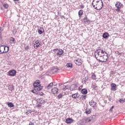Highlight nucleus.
<instances>
[{
    "instance_id": "obj_1",
    "label": "nucleus",
    "mask_w": 125,
    "mask_h": 125,
    "mask_svg": "<svg viewBox=\"0 0 125 125\" xmlns=\"http://www.w3.org/2000/svg\"><path fill=\"white\" fill-rule=\"evenodd\" d=\"M100 53H101V54L104 55V53H105V54H106V55H105V59H104L103 60H101L100 59H97V61H99V62H103V63H105V62H107V61H108V54H107V52H106V51L101 49V50L100 51Z\"/></svg>"
},
{
    "instance_id": "obj_2",
    "label": "nucleus",
    "mask_w": 125,
    "mask_h": 125,
    "mask_svg": "<svg viewBox=\"0 0 125 125\" xmlns=\"http://www.w3.org/2000/svg\"><path fill=\"white\" fill-rule=\"evenodd\" d=\"M36 102L37 105H36L37 108H40V107H42V104H43L44 102H45V101L43 99H37L36 100Z\"/></svg>"
},
{
    "instance_id": "obj_3",
    "label": "nucleus",
    "mask_w": 125,
    "mask_h": 125,
    "mask_svg": "<svg viewBox=\"0 0 125 125\" xmlns=\"http://www.w3.org/2000/svg\"><path fill=\"white\" fill-rule=\"evenodd\" d=\"M57 50V56H58V57H61V56L63 55V53H64V50L62 49H54L53 51L54 52H56Z\"/></svg>"
},
{
    "instance_id": "obj_4",
    "label": "nucleus",
    "mask_w": 125,
    "mask_h": 125,
    "mask_svg": "<svg viewBox=\"0 0 125 125\" xmlns=\"http://www.w3.org/2000/svg\"><path fill=\"white\" fill-rule=\"evenodd\" d=\"M40 42L41 41H40L39 40H37V41L35 40L34 41H33V44L35 49H37L38 47H40V45H41Z\"/></svg>"
},
{
    "instance_id": "obj_5",
    "label": "nucleus",
    "mask_w": 125,
    "mask_h": 125,
    "mask_svg": "<svg viewBox=\"0 0 125 125\" xmlns=\"http://www.w3.org/2000/svg\"><path fill=\"white\" fill-rule=\"evenodd\" d=\"M91 121L90 118L88 117L87 118L83 119L81 121V125H85L87 123H89Z\"/></svg>"
},
{
    "instance_id": "obj_6",
    "label": "nucleus",
    "mask_w": 125,
    "mask_h": 125,
    "mask_svg": "<svg viewBox=\"0 0 125 125\" xmlns=\"http://www.w3.org/2000/svg\"><path fill=\"white\" fill-rule=\"evenodd\" d=\"M17 73V71H16V70L15 69H12L8 71L7 75L10 77H14V76L16 75Z\"/></svg>"
},
{
    "instance_id": "obj_7",
    "label": "nucleus",
    "mask_w": 125,
    "mask_h": 125,
    "mask_svg": "<svg viewBox=\"0 0 125 125\" xmlns=\"http://www.w3.org/2000/svg\"><path fill=\"white\" fill-rule=\"evenodd\" d=\"M100 51H101V49H97L95 52V57L96 58V59L97 60V59L98 58L99 56V57H103V56H104V55H100Z\"/></svg>"
},
{
    "instance_id": "obj_8",
    "label": "nucleus",
    "mask_w": 125,
    "mask_h": 125,
    "mask_svg": "<svg viewBox=\"0 0 125 125\" xmlns=\"http://www.w3.org/2000/svg\"><path fill=\"white\" fill-rule=\"evenodd\" d=\"M95 4L97 6V10H100L103 8V1Z\"/></svg>"
},
{
    "instance_id": "obj_9",
    "label": "nucleus",
    "mask_w": 125,
    "mask_h": 125,
    "mask_svg": "<svg viewBox=\"0 0 125 125\" xmlns=\"http://www.w3.org/2000/svg\"><path fill=\"white\" fill-rule=\"evenodd\" d=\"M33 85L34 88L38 87V86H40L41 85V81L37 80H36L33 84Z\"/></svg>"
},
{
    "instance_id": "obj_10",
    "label": "nucleus",
    "mask_w": 125,
    "mask_h": 125,
    "mask_svg": "<svg viewBox=\"0 0 125 125\" xmlns=\"http://www.w3.org/2000/svg\"><path fill=\"white\" fill-rule=\"evenodd\" d=\"M70 89L71 91L77 90L78 89V83L72 84L70 87Z\"/></svg>"
},
{
    "instance_id": "obj_11",
    "label": "nucleus",
    "mask_w": 125,
    "mask_h": 125,
    "mask_svg": "<svg viewBox=\"0 0 125 125\" xmlns=\"http://www.w3.org/2000/svg\"><path fill=\"white\" fill-rule=\"evenodd\" d=\"M1 49H3L4 53H6V52H8V51H9V47L2 45L1 46Z\"/></svg>"
},
{
    "instance_id": "obj_12",
    "label": "nucleus",
    "mask_w": 125,
    "mask_h": 125,
    "mask_svg": "<svg viewBox=\"0 0 125 125\" xmlns=\"http://www.w3.org/2000/svg\"><path fill=\"white\" fill-rule=\"evenodd\" d=\"M74 62L76 65H78V66H81L82 64H83V61L81 60L80 59H78L77 60H74Z\"/></svg>"
},
{
    "instance_id": "obj_13",
    "label": "nucleus",
    "mask_w": 125,
    "mask_h": 125,
    "mask_svg": "<svg viewBox=\"0 0 125 125\" xmlns=\"http://www.w3.org/2000/svg\"><path fill=\"white\" fill-rule=\"evenodd\" d=\"M110 86H111V90L112 91H115V90H117V84L114 83H112L110 84Z\"/></svg>"
},
{
    "instance_id": "obj_14",
    "label": "nucleus",
    "mask_w": 125,
    "mask_h": 125,
    "mask_svg": "<svg viewBox=\"0 0 125 125\" xmlns=\"http://www.w3.org/2000/svg\"><path fill=\"white\" fill-rule=\"evenodd\" d=\"M89 104L90 105V106H91V107H95L96 104H97V103H96V102H94V101L93 100H91L90 102H89Z\"/></svg>"
},
{
    "instance_id": "obj_15",
    "label": "nucleus",
    "mask_w": 125,
    "mask_h": 125,
    "mask_svg": "<svg viewBox=\"0 0 125 125\" xmlns=\"http://www.w3.org/2000/svg\"><path fill=\"white\" fill-rule=\"evenodd\" d=\"M115 6L117 7V8H121V7L123 6V4H122V2L120 1H117L115 3Z\"/></svg>"
},
{
    "instance_id": "obj_16",
    "label": "nucleus",
    "mask_w": 125,
    "mask_h": 125,
    "mask_svg": "<svg viewBox=\"0 0 125 125\" xmlns=\"http://www.w3.org/2000/svg\"><path fill=\"white\" fill-rule=\"evenodd\" d=\"M71 97H72V98L76 99V98H79V97H80V95L79 94V93H77L73 94L71 95Z\"/></svg>"
},
{
    "instance_id": "obj_17",
    "label": "nucleus",
    "mask_w": 125,
    "mask_h": 125,
    "mask_svg": "<svg viewBox=\"0 0 125 125\" xmlns=\"http://www.w3.org/2000/svg\"><path fill=\"white\" fill-rule=\"evenodd\" d=\"M8 85V89L10 91H13L14 90V86L13 84L7 85Z\"/></svg>"
},
{
    "instance_id": "obj_18",
    "label": "nucleus",
    "mask_w": 125,
    "mask_h": 125,
    "mask_svg": "<svg viewBox=\"0 0 125 125\" xmlns=\"http://www.w3.org/2000/svg\"><path fill=\"white\" fill-rule=\"evenodd\" d=\"M52 92L53 94H57V93L58 92V88L56 87H54L52 89Z\"/></svg>"
},
{
    "instance_id": "obj_19",
    "label": "nucleus",
    "mask_w": 125,
    "mask_h": 125,
    "mask_svg": "<svg viewBox=\"0 0 125 125\" xmlns=\"http://www.w3.org/2000/svg\"><path fill=\"white\" fill-rule=\"evenodd\" d=\"M74 122V120L72 118H67L65 120V123L66 124H71V123H73Z\"/></svg>"
},
{
    "instance_id": "obj_20",
    "label": "nucleus",
    "mask_w": 125,
    "mask_h": 125,
    "mask_svg": "<svg viewBox=\"0 0 125 125\" xmlns=\"http://www.w3.org/2000/svg\"><path fill=\"white\" fill-rule=\"evenodd\" d=\"M38 32L40 35H42L44 32V29L43 27H40V29H38Z\"/></svg>"
},
{
    "instance_id": "obj_21",
    "label": "nucleus",
    "mask_w": 125,
    "mask_h": 125,
    "mask_svg": "<svg viewBox=\"0 0 125 125\" xmlns=\"http://www.w3.org/2000/svg\"><path fill=\"white\" fill-rule=\"evenodd\" d=\"M81 93H82V94H87V89H86V88L82 89Z\"/></svg>"
},
{
    "instance_id": "obj_22",
    "label": "nucleus",
    "mask_w": 125,
    "mask_h": 125,
    "mask_svg": "<svg viewBox=\"0 0 125 125\" xmlns=\"http://www.w3.org/2000/svg\"><path fill=\"white\" fill-rule=\"evenodd\" d=\"M10 43H15L16 42L15 39H14L13 37H11L10 38Z\"/></svg>"
},
{
    "instance_id": "obj_23",
    "label": "nucleus",
    "mask_w": 125,
    "mask_h": 125,
    "mask_svg": "<svg viewBox=\"0 0 125 125\" xmlns=\"http://www.w3.org/2000/svg\"><path fill=\"white\" fill-rule=\"evenodd\" d=\"M83 10H80L78 12V15H79V18H82V15H83Z\"/></svg>"
},
{
    "instance_id": "obj_24",
    "label": "nucleus",
    "mask_w": 125,
    "mask_h": 125,
    "mask_svg": "<svg viewBox=\"0 0 125 125\" xmlns=\"http://www.w3.org/2000/svg\"><path fill=\"white\" fill-rule=\"evenodd\" d=\"M108 37H109V33L107 32L104 33L103 35V38H104V39H107Z\"/></svg>"
},
{
    "instance_id": "obj_25",
    "label": "nucleus",
    "mask_w": 125,
    "mask_h": 125,
    "mask_svg": "<svg viewBox=\"0 0 125 125\" xmlns=\"http://www.w3.org/2000/svg\"><path fill=\"white\" fill-rule=\"evenodd\" d=\"M43 88V86H39L36 88H34L36 89V90L39 92V91H41L42 90V88Z\"/></svg>"
},
{
    "instance_id": "obj_26",
    "label": "nucleus",
    "mask_w": 125,
    "mask_h": 125,
    "mask_svg": "<svg viewBox=\"0 0 125 125\" xmlns=\"http://www.w3.org/2000/svg\"><path fill=\"white\" fill-rule=\"evenodd\" d=\"M59 70L58 68H56L55 67H53L52 68V71H53V73H57V71Z\"/></svg>"
},
{
    "instance_id": "obj_27",
    "label": "nucleus",
    "mask_w": 125,
    "mask_h": 125,
    "mask_svg": "<svg viewBox=\"0 0 125 125\" xmlns=\"http://www.w3.org/2000/svg\"><path fill=\"white\" fill-rule=\"evenodd\" d=\"M52 86H53V83L52 82L48 84V85L47 86V88L48 89H50V88H51V87H52Z\"/></svg>"
},
{
    "instance_id": "obj_28",
    "label": "nucleus",
    "mask_w": 125,
    "mask_h": 125,
    "mask_svg": "<svg viewBox=\"0 0 125 125\" xmlns=\"http://www.w3.org/2000/svg\"><path fill=\"white\" fill-rule=\"evenodd\" d=\"M102 0H93V2L94 4H96V3H99L100 2H102Z\"/></svg>"
},
{
    "instance_id": "obj_29",
    "label": "nucleus",
    "mask_w": 125,
    "mask_h": 125,
    "mask_svg": "<svg viewBox=\"0 0 125 125\" xmlns=\"http://www.w3.org/2000/svg\"><path fill=\"white\" fill-rule=\"evenodd\" d=\"M24 113L26 115H29L32 113V110H31V109L26 110L25 111Z\"/></svg>"
},
{
    "instance_id": "obj_30",
    "label": "nucleus",
    "mask_w": 125,
    "mask_h": 125,
    "mask_svg": "<svg viewBox=\"0 0 125 125\" xmlns=\"http://www.w3.org/2000/svg\"><path fill=\"white\" fill-rule=\"evenodd\" d=\"M85 113L86 114H90L91 113V109L86 108L85 110Z\"/></svg>"
},
{
    "instance_id": "obj_31",
    "label": "nucleus",
    "mask_w": 125,
    "mask_h": 125,
    "mask_svg": "<svg viewBox=\"0 0 125 125\" xmlns=\"http://www.w3.org/2000/svg\"><path fill=\"white\" fill-rule=\"evenodd\" d=\"M7 105H8V107H10L11 108L14 107V105L13 104V103H8Z\"/></svg>"
},
{
    "instance_id": "obj_32",
    "label": "nucleus",
    "mask_w": 125,
    "mask_h": 125,
    "mask_svg": "<svg viewBox=\"0 0 125 125\" xmlns=\"http://www.w3.org/2000/svg\"><path fill=\"white\" fill-rule=\"evenodd\" d=\"M91 87H92L93 88H94V89H97V86L96 85V84L94 83H93L92 84V86H91Z\"/></svg>"
},
{
    "instance_id": "obj_33",
    "label": "nucleus",
    "mask_w": 125,
    "mask_h": 125,
    "mask_svg": "<svg viewBox=\"0 0 125 125\" xmlns=\"http://www.w3.org/2000/svg\"><path fill=\"white\" fill-rule=\"evenodd\" d=\"M91 78L92 80H96V75H95V74L92 73Z\"/></svg>"
},
{
    "instance_id": "obj_34",
    "label": "nucleus",
    "mask_w": 125,
    "mask_h": 125,
    "mask_svg": "<svg viewBox=\"0 0 125 125\" xmlns=\"http://www.w3.org/2000/svg\"><path fill=\"white\" fill-rule=\"evenodd\" d=\"M43 92H38V91H37V93H36V95H41V96H42V95H43Z\"/></svg>"
},
{
    "instance_id": "obj_35",
    "label": "nucleus",
    "mask_w": 125,
    "mask_h": 125,
    "mask_svg": "<svg viewBox=\"0 0 125 125\" xmlns=\"http://www.w3.org/2000/svg\"><path fill=\"white\" fill-rule=\"evenodd\" d=\"M82 100H85L86 99V95H82L81 97Z\"/></svg>"
},
{
    "instance_id": "obj_36",
    "label": "nucleus",
    "mask_w": 125,
    "mask_h": 125,
    "mask_svg": "<svg viewBox=\"0 0 125 125\" xmlns=\"http://www.w3.org/2000/svg\"><path fill=\"white\" fill-rule=\"evenodd\" d=\"M66 66L68 67V68H72L73 67V65L71 63H68L66 64Z\"/></svg>"
},
{
    "instance_id": "obj_37",
    "label": "nucleus",
    "mask_w": 125,
    "mask_h": 125,
    "mask_svg": "<svg viewBox=\"0 0 125 125\" xmlns=\"http://www.w3.org/2000/svg\"><path fill=\"white\" fill-rule=\"evenodd\" d=\"M62 97H63V93H60L57 96L58 99H60L61 98H62Z\"/></svg>"
},
{
    "instance_id": "obj_38",
    "label": "nucleus",
    "mask_w": 125,
    "mask_h": 125,
    "mask_svg": "<svg viewBox=\"0 0 125 125\" xmlns=\"http://www.w3.org/2000/svg\"><path fill=\"white\" fill-rule=\"evenodd\" d=\"M119 102H120V103L124 104V103H125V99H120L119 100Z\"/></svg>"
},
{
    "instance_id": "obj_39",
    "label": "nucleus",
    "mask_w": 125,
    "mask_h": 125,
    "mask_svg": "<svg viewBox=\"0 0 125 125\" xmlns=\"http://www.w3.org/2000/svg\"><path fill=\"white\" fill-rule=\"evenodd\" d=\"M89 22H90L89 19H87L85 20H84V23H85V24H86V23H89Z\"/></svg>"
},
{
    "instance_id": "obj_40",
    "label": "nucleus",
    "mask_w": 125,
    "mask_h": 125,
    "mask_svg": "<svg viewBox=\"0 0 125 125\" xmlns=\"http://www.w3.org/2000/svg\"><path fill=\"white\" fill-rule=\"evenodd\" d=\"M31 92H33V93H35V94H37V90L36 89V88H35V89H33V90H31Z\"/></svg>"
},
{
    "instance_id": "obj_41",
    "label": "nucleus",
    "mask_w": 125,
    "mask_h": 125,
    "mask_svg": "<svg viewBox=\"0 0 125 125\" xmlns=\"http://www.w3.org/2000/svg\"><path fill=\"white\" fill-rule=\"evenodd\" d=\"M92 5L94 7V8H95V9H96V10H97V6H95L96 5H95V4H94V3H93V2H92Z\"/></svg>"
},
{
    "instance_id": "obj_42",
    "label": "nucleus",
    "mask_w": 125,
    "mask_h": 125,
    "mask_svg": "<svg viewBox=\"0 0 125 125\" xmlns=\"http://www.w3.org/2000/svg\"><path fill=\"white\" fill-rule=\"evenodd\" d=\"M2 53H4L3 52V49H1V46L0 47V54H2Z\"/></svg>"
},
{
    "instance_id": "obj_43",
    "label": "nucleus",
    "mask_w": 125,
    "mask_h": 125,
    "mask_svg": "<svg viewBox=\"0 0 125 125\" xmlns=\"http://www.w3.org/2000/svg\"><path fill=\"white\" fill-rule=\"evenodd\" d=\"M3 7L5 8H7V7H8V4H3Z\"/></svg>"
},
{
    "instance_id": "obj_44",
    "label": "nucleus",
    "mask_w": 125,
    "mask_h": 125,
    "mask_svg": "<svg viewBox=\"0 0 125 125\" xmlns=\"http://www.w3.org/2000/svg\"><path fill=\"white\" fill-rule=\"evenodd\" d=\"M66 89H68V87H67V86H64L62 88V90H66Z\"/></svg>"
},
{
    "instance_id": "obj_45",
    "label": "nucleus",
    "mask_w": 125,
    "mask_h": 125,
    "mask_svg": "<svg viewBox=\"0 0 125 125\" xmlns=\"http://www.w3.org/2000/svg\"><path fill=\"white\" fill-rule=\"evenodd\" d=\"M117 54H118V55L121 56V55H123V54H124V53H123V52L120 53V52L117 51Z\"/></svg>"
},
{
    "instance_id": "obj_46",
    "label": "nucleus",
    "mask_w": 125,
    "mask_h": 125,
    "mask_svg": "<svg viewBox=\"0 0 125 125\" xmlns=\"http://www.w3.org/2000/svg\"><path fill=\"white\" fill-rule=\"evenodd\" d=\"M121 8H117V9H116V11H117V12H120L121 9Z\"/></svg>"
},
{
    "instance_id": "obj_47",
    "label": "nucleus",
    "mask_w": 125,
    "mask_h": 125,
    "mask_svg": "<svg viewBox=\"0 0 125 125\" xmlns=\"http://www.w3.org/2000/svg\"><path fill=\"white\" fill-rule=\"evenodd\" d=\"M86 19H87V16H86V15H85V16H84V18L83 19V21H84V20H86Z\"/></svg>"
},
{
    "instance_id": "obj_48",
    "label": "nucleus",
    "mask_w": 125,
    "mask_h": 125,
    "mask_svg": "<svg viewBox=\"0 0 125 125\" xmlns=\"http://www.w3.org/2000/svg\"><path fill=\"white\" fill-rule=\"evenodd\" d=\"M116 74V71H111L110 72V75H115Z\"/></svg>"
},
{
    "instance_id": "obj_49",
    "label": "nucleus",
    "mask_w": 125,
    "mask_h": 125,
    "mask_svg": "<svg viewBox=\"0 0 125 125\" xmlns=\"http://www.w3.org/2000/svg\"><path fill=\"white\" fill-rule=\"evenodd\" d=\"M87 81H88V77H85V79H84V82H85V83L86 82H87Z\"/></svg>"
},
{
    "instance_id": "obj_50",
    "label": "nucleus",
    "mask_w": 125,
    "mask_h": 125,
    "mask_svg": "<svg viewBox=\"0 0 125 125\" xmlns=\"http://www.w3.org/2000/svg\"><path fill=\"white\" fill-rule=\"evenodd\" d=\"M113 109H114V106H112L110 108V109H109V111H110V112H113Z\"/></svg>"
},
{
    "instance_id": "obj_51",
    "label": "nucleus",
    "mask_w": 125,
    "mask_h": 125,
    "mask_svg": "<svg viewBox=\"0 0 125 125\" xmlns=\"http://www.w3.org/2000/svg\"><path fill=\"white\" fill-rule=\"evenodd\" d=\"M102 60H104V59H106V56L104 55V56L102 57Z\"/></svg>"
},
{
    "instance_id": "obj_52",
    "label": "nucleus",
    "mask_w": 125,
    "mask_h": 125,
    "mask_svg": "<svg viewBox=\"0 0 125 125\" xmlns=\"http://www.w3.org/2000/svg\"><path fill=\"white\" fill-rule=\"evenodd\" d=\"M29 125H35V124L34 123V122H30Z\"/></svg>"
},
{
    "instance_id": "obj_53",
    "label": "nucleus",
    "mask_w": 125,
    "mask_h": 125,
    "mask_svg": "<svg viewBox=\"0 0 125 125\" xmlns=\"http://www.w3.org/2000/svg\"><path fill=\"white\" fill-rule=\"evenodd\" d=\"M80 7H81V8H84V5H80Z\"/></svg>"
},
{
    "instance_id": "obj_54",
    "label": "nucleus",
    "mask_w": 125,
    "mask_h": 125,
    "mask_svg": "<svg viewBox=\"0 0 125 125\" xmlns=\"http://www.w3.org/2000/svg\"><path fill=\"white\" fill-rule=\"evenodd\" d=\"M29 49V45H27L25 48V50H28Z\"/></svg>"
},
{
    "instance_id": "obj_55",
    "label": "nucleus",
    "mask_w": 125,
    "mask_h": 125,
    "mask_svg": "<svg viewBox=\"0 0 125 125\" xmlns=\"http://www.w3.org/2000/svg\"><path fill=\"white\" fill-rule=\"evenodd\" d=\"M60 16H61L62 19V18H63V19H66V18H65V16H63V15H61Z\"/></svg>"
},
{
    "instance_id": "obj_56",
    "label": "nucleus",
    "mask_w": 125,
    "mask_h": 125,
    "mask_svg": "<svg viewBox=\"0 0 125 125\" xmlns=\"http://www.w3.org/2000/svg\"><path fill=\"white\" fill-rule=\"evenodd\" d=\"M16 33H17V31L13 32L14 35H16Z\"/></svg>"
},
{
    "instance_id": "obj_57",
    "label": "nucleus",
    "mask_w": 125,
    "mask_h": 125,
    "mask_svg": "<svg viewBox=\"0 0 125 125\" xmlns=\"http://www.w3.org/2000/svg\"><path fill=\"white\" fill-rule=\"evenodd\" d=\"M78 89H79V90H81V87H79L78 88Z\"/></svg>"
},
{
    "instance_id": "obj_58",
    "label": "nucleus",
    "mask_w": 125,
    "mask_h": 125,
    "mask_svg": "<svg viewBox=\"0 0 125 125\" xmlns=\"http://www.w3.org/2000/svg\"><path fill=\"white\" fill-rule=\"evenodd\" d=\"M109 101H111L112 100V99L109 98Z\"/></svg>"
},
{
    "instance_id": "obj_59",
    "label": "nucleus",
    "mask_w": 125,
    "mask_h": 125,
    "mask_svg": "<svg viewBox=\"0 0 125 125\" xmlns=\"http://www.w3.org/2000/svg\"><path fill=\"white\" fill-rule=\"evenodd\" d=\"M15 1H18L19 0H14Z\"/></svg>"
},
{
    "instance_id": "obj_60",
    "label": "nucleus",
    "mask_w": 125,
    "mask_h": 125,
    "mask_svg": "<svg viewBox=\"0 0 125 125\" xmlns=\"http://www.w3.org/2000/svg\"><path fill=\"white\" fill-rule=\"evenodd\" d=\"M100 55H103V54L100 53Z\"/></svg>"
},
{
    "instance_id": "obj_61",
    "label": "nucleus",
    "mask_w": 125,
    "mask_h": 125,
    "mask_svg": "<svg viewBox=\"0 0 125 125\" xmlns=\"http://www.w3.org/2000/svg\"><path fill=\"white\" fill-rule=\"evenodd\" d=\"M62 84H61V83H60V86L62 85Z\"/></svg>"
},
{
    "instance_id": "obj_62",
    "label": "nucleus",
    "mask_w": 125,
    "mask_h": 125,
    "mask_svg": "<svg viewBox=\"0 0 125 125\" xmlns=\"http://www.w3.org/2000/svg\"><path fill=\"white\" fill-rule=\"evenodd\" d=\"M123 0L125 1V0Z\"/></svg>"
}]
</instances>
